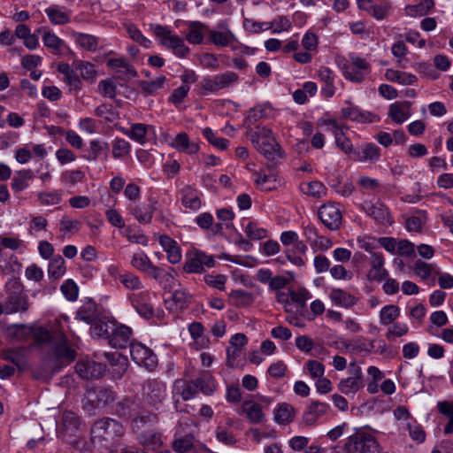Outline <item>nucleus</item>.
<instances>
[{"mask_svg": "<svg viewBox=\"0 0 453 453\" xmlns=\"http://www.w3.org/2000/svg\"><path fill=\"white\" fill-rule=\"evenodd\" d=\"M40 341L51 343L52 348L32 373L36 380H48L64 366L73 362L77 353L69 345L66 336L61 331L50 333L48 330H42Z\"/></svg>", "mask_w": 453, "mask_h": 453, "instance_id": "1", "label": "nucleus"}, {"mask_svg": "<svg viewBox=\"0 0 453 453\" xmlns=\"http://www.w3.org/2000/svg\"><path fill=\"white\" fill-rule=\"evenodd\" d=\"M124 434L120 423L111 418H104L95 422L91 428V440L103 446H109Z\"/></svg>", "mask_w": 453, "mask_h": 453, "instance_id": "2", "label": "nucleus"}, {"mask_svg": "<svg viewBox=\"0 0 453 453\" xmlns=\"http://www.w3.org/2000/svg\"><path fill=\"white\" fill-rule=\"evenodd\" d=\"M6 296L4 298L5 314L25 312L29 304L24 293V286L17 278H12L5 283Z\"/></svg>", "mask_w": 453, "mask_h": 453, "instance_id": "3", "label": "nucleus"}, {"mask_svg": "<svg viewBox=\"0 0 453 453\" xmlns=\"http://www.w3.org/2000/svg\"><path fill=\"white\" fill-rule=\"evenodd\" d=\"M81 420L73 411H65L62 413L58 423V437L70 444H75L80 436Z\"/></svg>", "mask_w": 453, "mask_h": 453, "instance_id": "4", "label": "nucleus"}, {"mask_svg": "<svg viewBox=\"0 0 453 453\" xmlns=\"http://www.w3.org/2000/svg\"><path fill=\"white\" fill-rule=\"evenodd\" d=\"M347 447L351 453H380V446L374 436L365 431L351 435Z\"/></svg>", "mask_w": 453, "mask_h": 453, "instance_id": "5", "label": "nucleus"}, {"mask_svg": "<svg viewBox=\"0 0 453 453\" xmlns=\"http://www.w3.org/2000/svg\"><path fill=\"white\" fill-rule=\"evenodd\" d=\"M153 32L161 39V44L168 49H173L178 57L184 58L189 53V49L185 45L183 39L173 35L167 27L157 25Z\"/></svg>", "mask_w": 453, "mask_h": 453, "instance_id": "6", "label": "nucleus"}, {"mask_svg": "<svg viewBox=\"0 0 453 453\" xmlns=\"http://www.w3.org/2000/svg\"><path fill=\"white\" fill-rule=\"evenodd\" d=\"M239 80L237 73L226 72L212 77H205L200 81V88L211 93H216L235 84Z\"/></svg>", "mask_w": 453, "mask_h": 453, "instance_id": "7", "label": "nucleus"}, {"mask_svg": "<svg viewBox=\"0 0 453 453\" xmlns=\"http://www.w3.org/2000/svg\"><path fill=\"white\" fill-rule=\"evenodd\" d=\"M131 358L140 366L153 371L157 365V358L154 352L140 342L130 343Z\"/></svg>", "mask_w": 453, "mask_h": 453, "instance_id": "8", "label": "nucleus"}, {"mask_svg": "<svg viewBox=\"0 0 453 453\" xmlns=\"http://www.w3.org/2000/svg\"><path fill=\"white\" fill-rule=\"evenodd\" d=\"M318 215L321 222L330 230H337L342 222V210L339 204L327 203L320 206Z\"/></svg>", "mask_w": 453, "mask_h": 453, "instance_id": "9", "label": "nucleus"}, {"mask_svg": "<svg viewBox=\"0 0 453 453\" xmlns=\"http://www.w3.org/2000/svg\"><path fill=\"white\" fill-rule=\"evenodd\" d=\"M150 292L147 289H142L129 296V300L135 311L147 319L154 316V309L150 303Z\"/></svg>", "mask_w": 453, "mask_h": 453, "instance_id": "10", "label": "nucleus"}, {"mask_svg": "<svg viewBox=\"0 0 453 453\" xmlns=\"http://www.w3.org/2000/svg\"><path fill=\"white\" fill-rule=\"evenodd\" d=\"M330 405L319 401H311L303 414V422L307 426H312L327 414Z\"/></svg>", "mask_w": 453, "mask_h": 453, "instance_id": "11", "label": "nucleus"}, {"mask_svg": "<svg viewBox=\"0 0 453 453\" xmlns=\"http://www.w3.org/2000/svg\"><path fill=\"white\" fill-rule=\"evenodd\" d=\"M75 371L82 379H98L104 373V365L93 360H81L75 365Z\"/></svg>", "mask_w": 453, "mask_h": 453, "instance_id": "12", "label": "nucleus"}, {"mask_svg": "<svg viewBox=\"0 0 453 453\" xmlns=\"http://www.w3.org/2000/svg\"><path fill=\"white\" fill-rule=\"evenodd\" d=\"M150 204H135L131 207L130 212L134 219L143 225H148L151 222L153 213L157 210L158 202L154 197H149Z\"/></svg>", "mask_w": 453, "mask_h": 453, "instance_id": "13", "label": "nucleus"}, {"mask_svg": "<svg viewBox=\"0 0 453 453\" xmlns=\"http://www.w3.org/2000/svg\"><path fill=\"white\" fill-rule=\"evenodd\" d=\"M215 261L211 256L202 251H196L192 257L186 261L184 271L188 273H199L203 271L204 266L212 267Z\"/></svg>", "mask_w": 453, "mask_h": 453, "instance_id": "14", "label": "nucleus"}, {"mask_svg": "<svg viewBox=\"0 0 453 453\" xmlns=\"http://www.w3.org/2000/svg\"><path fill=\"white\" fill-rule=\"evenodd\" d=\"M342 114L344 119L358 123H372L380 119L376 114L363 111L351 104H349V106L342 109Z\"/></svg>", "mask_w": 453, "mask_h": 453, "instance_id": "15", "label": "nucleus"}, {"mask_svg": "<svg viewBox=\"0 0 453 453\" xmlns=\"http://www.w3.org/2000/svg\"><path fill=\"white\" fill-rule=\"evenodd\" d=\"M363 387V374L360 367L354 369L353 376L342 380L338 384L339 391L346 395H354Z\"/></svg>", "mask_w": 453, "mask_h": 453, "instance_id": "16", "label": "nucleus"}, {"mask_svg": "<svg viewBox=\"0 0 453 453\" xmlns=\"http://www.w3.org/2000/svg\"><path fill=\"white\" fill-rule=\"evenodd\" d=\"M145 400L150 405L161 403L165 397L166 386L164 382L152 380H149L144 388Z\"/></svg>", "mask_w": 453, "mask_h": 453, "instance_id": "17", "label": "nucleus"}, {"mask_svg": "<svg viewBox=\"0 0 453 453\" xmlns=\"http://www.w3.org/2000/svg\"><path fill=\"white\" fill-rule=\"evenodd\" d=\"M180 195V202L184 208L196 211L202 207V194L192 186L188 185L182 188Z\"/></svg>", "mask_w": 453, "mask_h": 453, "instance_id": "18", "label": "nucleus"}, {"mask_svg": "<svg viewBox=\"0 0 453 453\" xmlns=\"http://www.w3.org/2000/svg\"><path fill=\"white\" fill-rule=\"evenodd\" d=\"M186 24V40L191 44L202 43L205 34L209 32L207 25L200 21H188Z\"/></svg>", "mask_w": 453, "mask_h": 453, "instance_id": "19", "label": "nucleus"}, {"mask_svg": "<svg viewBox=\"0 0 453 453\" xmlns=\"http://www.w3.org/2000/svg\"><path fill=\"white\" fill-rule=\"evenodd\" d=\"M354 159L364 163H374L380 157V149L373 143H367L353 152Z\"/></svg>", "mask_w": 453, "mask_h": 453, "instance_id": "20", "label": "nucleus"}, {"mask_svg": "<svg viewBox=\"0 0 453 453\" xmlns=\"http://www.w3.org/2000/svg\"><path fill=\"white\" fill-rule=\"evenodd\" d=\"M364 209L370 217L380 224L391 225L393 223L388 209L382 203L366 204Z\"/></svg>", "mask_w": 453, "mask_h": 453, "instance_id": "21", "label": "nucleus"}, {"mask_svg": "<svg viewBox=\"0 0 453 453\" xmlns=\"http://www.w3.org/2000/svg\"><path fill=\"white\" fill-rule=\"evenodd\" d=\"M175 269L170 267L169 270H164L161 267L153 265L148 273L156 280L165 289L171 288L173 286Z\"/></svg>", "mask_w": 453, "mask_h": 453, "instance_id": "22", "label": "nucleus"}, {"mask_svg": "<svg viewBox=\"0 0 453 453\" xmlns=\"http://www.w3.org/2000/svg\"><path fill=\"white\" fill-rule=\"evenodd\" d=\"M411 106L408 101L395 102L389 106L388 115L395 123L402 124L410 118Z\"/></svg>", "mask_w": 453, "mask_h": 453, "instance_id": "23", "label": "nucleus"}, {"mask_svg": "<svg viewBox=\"0 0 453 453\" xmlns=\"http://www.w3.org/2000/svg\"><path fill=\"white\" fill-rule=\"evenodd\" d=\"M116 411L123 418H132L140 412V403L134 397H127L117 403Z\"/></svg>", "mask_w": 453, "mask_h": 453, "instance_id": "24", "label": "nucleus"}, {"mask_svg": "<svg viewBox=\"0 0 453 453\" xmlns=\"http://www.w3.org/2000/svg\"><path fill=\"white\" fill-rule=\"evenodd\" d=\"M132 330L130 327L116 323V330L109 340V344L117 349H122L127 346L130 340Z\"/></svg>", "mask_w": 453, "mask_h": 453, "instance_id": "25", "label": "nucleus"}, {"mask_svg": "<svg viewBox=\"0 0 453 453\" xmlns=\"http://www.w3.org/2000/svg\"><path fill=\"white\" fill-rule=\"evenodd\" d=\"M357 6L377 19H382L388 14L387 5L377 4L372 0H357Z\"/></svg>", "mask_w": 453, "mask_h": 453, "instance_id": "26", "label": "nucleus"}, {"mask_svg": "<svg viewBox=\"0 0 453 453\" xmlns=\"http://www.w3.org/2000/svg\"><path fill=\"white\" fill-rule=\"evenodd\" d=\"M139 442L147 449L155 450L158 449L163 441L161 439V434L152 431L146 430L140 433H136Z\"/></svg>", "mask_w": 453, "mask_h": 453, "instance_id": "27", "label": "nucleus"}, {"mask_svg": "<svg viewBox=\"0 0 453 453\" xmlns=\"http://www.w3.org/2000/svg\"><path fill=\"white\" fill-rule=\"evenodd\" d=\"M150 126L142 123L133 124L130 128L119 127V130L130 139L137 142L140 144H144L146 140V134Z\"/></svg>", "mask_w": 453, "mask_h": 453, "instance_id": "28", "label": "nucleus"}, {"mask_svg": "<svg viewBox=\"0 0 453 453\" xmlns=\"http://www.w3.org/2000/svg\"><path fill=\"white\" fill-rule=\"evenodd\" d=\"M106 65L110 69L119 73L122 78L129 79L137 75L134 68L123 58H111L107 60Z\"/></svg>", "mask_w": 453, "mask_h": 453, "instance_id": "29", "label": "nucleus"}, {"mask_svg": "<svg viewBox=\"0 0 453 453\" xmlns=\"http://www.w3.org/2000/svg\"><path fill=\"white\" fill-rule=\"evenodd\" d=\"M171 145L177 150L187 154H196L199 150L198 144L191 142L186 133L178 134Z\"/></svg>", "mask_w": 453, "mask_h": 453, "instance_id": "30", "label": "nucleus"}, {"mask_svg": "<svg viewBox=\"0 0 453 453\" xmlns=\"http://www.w3.org/2000/svg\"><path fill=\"white\" fill-rule=\"evenodd\" d=\"M242 411L252 424H258L263 422L265 414L262 406L254 401H245L242 403Z\"/></svg>", "mask_w": 453, "mask_h": 453, "instance_id": "31", "label": "nucleus"}, {"mask_svg": "<svg viewBox=\"0 0 453 453\" xmlns=\"http://www.w3.org/2000/svg\"><path fill=\"white\" fill-rule=\"evenodd\" d=\"M256 149L263 154L268 160H275L282 156L281 148L276 142L275 138L273 141H262L259 144L255 146Z\"/></svg>", "mask_w": 453, "mask_h": 453, "instance_id": "32", "label": "nucleus"}, {"mask_svg": "<svg viewBox=\"0 0 453 453\" xmlns=\"http://www.w3.org/2000/svg\"><path fill=\"white\" fill-rule=\"evenodd\" d=\"M274 421L280 425H287L293 421L295 418V408L287 403L278 405L274 410Z\"/></svg>", "mask_w": 453, "mask_h": 453, "instance_id": "33", "label": "nucleus"}, {"mask_svg": "<svg viewBox=\"0 0 453 453\" xmlns=\"http://www.w3.org/2000/svg\"><path fill=\"white\" fill-rule=\"evenodd\" d=\"M329 296L335 304L344 306L345 308H350L357 302V297L342 288H333Z\"/></svg>", "mask_w": 453, "mask_h": 453, "instance_id": "34", "label": "nucleus"}, {"mask_svg": "<svg viewBox=\"0 0 453 453\" xmlns=\"http://www.w3.org/2000/svg\"><path fill=\"white\" fill-rule=\"evenodd\" d=\"M93 333L99 336L110 340L116 330V322L113 320L98 319L94 322L92 326Z\"/></svg>", "mask_w": 453, "mask_h": 453, "instance_id": "35", "label": "nucleus"}, {"mask_svg": "<svg viewBox=\"0 0 453 453\" xmlns=\"http://www.w3.org/2000/svg\"><path fill=\"white\" fill-rule=\"evenodd\" d=\"M385 77L389 81L398 82L402 85H411L418 80L414 74L393 69H388L385 73Z\"/></svg>", "mask_w": 453, "mask_h": 453, "instance_id": "36", "label": "nucleus"}, {"mask_svg": "<svg viewBox=\"0 0 453 453\" xmlns=\"http://www.w3.org/2000/svg\"><path fill=\"white\" fill-rule=\"evenodd\" d=\"M21 268V264L19 263L17 257L13 254L0 255V270L4 274H12Z\"/></svg>", "mask_w": 453, "mask_h": 453, "instance_id": "37", "label": "nucleus"}, {"mask_svg": "<svg viewBox=\"0 0 453 453\" xmlns=\"http://www.w3.org/2000/svg\"><path fill=\"white\" fill-rule=\"evenodd\" d=\"M75 319L87 324H93L96 319V306L95 303L88 302L81 306L76 312Z\"/></svg>", "mask_w": 453, "mask_h": 453, "instance_id": "38", "label": "nucleus"}, {"mask_svg": "<svg viewBox=\"0 0 453 453\" xmlns=\"http://www.w3.org/2000/svg\"><path fill=\"white\" fill-rule=\"evenodd\" d=\"M72 36L74 41L83 49L89 51H96L98 45V38L88 34L73 32Z\"/></svg>", "mask_w": 453, "mask_h": 453, "instance_id": "39", "label": "nucleus"}, {"mask_svg": "<svg viewBox=\"0 0 453 453\" xmlns=\"http://www.w3.org/2000/svg\"><path fill=\"white\" fill-rule=\"evenodd\" d=\"M34 173L31 170H21L16 173L12 180V188L15 192H20L28 187L27 180L33 179Z\"/></svg>", "mask_w": 453, "mask_h": 453, "instance_id": "40", "label": "nucleus"}, {"mask_svg": "<svg viewBox=\"0 0 453 453\" xmlns=\"http://www.w3.org/2000/svg\"><path fill=\"white\" fill-rule=\"evenodd\" d=\"M65 260L60 255H57L51 258L49 263L48 274L50 278L58 280L65 273Z\"/></svg>", "mask_w": 453, "mask_h": 453, "instance_id": "41", "label": "nucleus"}, {"mask_svg": "<svg viewBox=\"0 0 453 453\" xmlns=\"http://www.w3.org/2000/svg\"><path fill=\"white\" fill-rule=\"evenodd\" d=\"M371 265L374 270L373 279L382 280L388 275V271L383 268L384 257L381 253L373 252L371 256Z\"/></svg>", "mask_w": 453, "mask_h": 453, "instance_id": "42", "label": "nucleus"}, {"mask_svg": "<svg viewBox=\"0 0 453 453\" xmlns=\"http://www.w3.org/2000/svg\"><path fill=\"white\" fill-rule=\"evenodd\" d=\"M399 315L400 309L397 305L388 304L380 310V322L384 326L390 325L399 317Z\"/></svg>", "mask_w": 453, "mask_h": 453, "instance_id": "43", "label": "nucleus"}, {"mask_svg": "<svg viewBox=\"0 0 453 453\" xmlns=\"http://www.w3.org/2000/svg\"><path fill=\"white\" fill-rule=\"evenodd\" d=\"M166 78L163 75L154 81H141L139 88L145 95H154L158 89L162 88L165 83Z\"/></svg>", "mask_w": 453, "mask_h": 453, "instance_id": "44", "label": "nucleus"}, {"mask_svg": "<svg viewBox=\"0 0 453 453\" xmlns=\"http://www.w3.org/2000/svg\"><path fill=\"white\" fill-rule=\"evenodd\" d=\"M434 0H422L420 3L413 5H408L405 8L406 13L410 16H425L434 8Z\"/></svg>", "mask_w": 453, "mask_h": 453, "instance_id": "45", "label": "nucleus"}, {"mask_svg": "<svg viewBox=\"0 0 453 453\" xmlns=\"http://www.w3.org/2000/svg\"><path fill=\"white\" fill-rule=\"evenodd\" d=\"M190 295L184 289L180 288L174 290L172 296L171 309L182 310L186 308L190 302Z\"/></svg>", "mask_w": 453, "mask_h": 453, "instance_id": "46", "label": "nucleus"}, {"mask_svg": "<svg viewBox=\"0 0 453 453\" xmlns=\"http://www.w3.org/2000/svg\"><path fill=\"white\" fill-rule=\"evenodd\" d=\"M116 399V394L110 388H99L95 391V400L98 407L111 405Z\"/></svg>", "mask_w": 453, "mask_h": 453, "instance_id": "47", "label": "nucleus"}, {"mask_svg": "<svg viewBox=\"0 0 453 453\" xmlns=\"http://www.w3.org/2000/svg\"><path fill=\"white\" fill-rule=\"evenodd\" d=\"M194 447V437L191 434L177 438L173 442V449L177 453H190Z\"/></svg>", "mask_w": 453, "mask_h": 453, "instance_id": "48", "label": "nucleus"}, {"mask_svg": "<svg viewBox=\"0 0 453 453\" xmlns=\"http://www.w3.org/2000/svg\"><path fill=\"white\" fill-rule=\"evenodd\" d=\"M230 299L236 307L250 306L254 301L252 294L244 290H234L230 295Z\"/></svg>", "mask_w": 453, "mask_h": 453, "instance_id": "49", "label": "nucleus"}, {"mask_svg": "<svg viewBox=\"0 0 453 453\" xmlns=\"http://www.w3.org/2000/svg\"><path fill=\"white\" fill-rule=\"evenodd\" d=\"M157 416L150 412H144L133 419L134 432L140 433L146 431V426L150 425L156 421Z\"/></svg>", "mask_w": 453, "mask_h": 453, "instance_id": "50", "label": "nucleus"}, {"mask_svg": "<svg viewBox=\"0 0 453 453\" xmlns=\"http://www.w3.org/2000/svg\"><path fill=\"white\" fill-rule=\"evenodd\" d=\"M124 287L129 290H142L143 285L139 277L132 273H121L118 277Z\"/></svg>", "mask_w": 453, "mask_h": 453, "instance_id": "51", "label": "nucleus"}, {"mask_svg": "<svg viewBox=\"0 0 453 453\" xmlns=\"http://www.w3.org/2000/svg\"><path fill=\"white\" fill-rule=\"evenodd\" d=\"M112 157L115 159L122 158L128 155L131 150L130 143L122 138H115L112 142Z\"/></svg>", "mask_w": 453, "mask_h": 453, "instance_id": "52", "label": "nucleus"}, {"mask_svg": "<svg viewBox=\"0 0 453 453\" xmlns=\"http://www.w3.org/2000/svg\"><path fill=\"white\" fill-rule=\"evenodd\" d=\"M198 391L206 395H211L215 391L214 380L207 374H203L195 380Z\"/></svg>", "mask_w": 453, "mask_h": 453, "instance_id": "53", "label": "nucleus"}, {"mask_svg": "<svg viewBox=\"0 0 453 453\" xmlns=\"http://www.w3.org/2000/svg\"><path fill=\"white\" fill-rule=\"evenodd\" d=\"M85 179V173L81 170L65 171L61 174V181L67 186H74L82 182Z\"/></svg>", "mask_w": 453, "mask_h": 453, "instance_id": "54", "label": "nucleus"}, {"mask_svg": "<svg viewBox=\"0 0 453 453\" xmlns=\"http://www.w3.org/2000/svg\"><path fill=\"white\" fill-rule=\"evenodd\" d=\"M42 42L45 47L51 50L54 53H58L61 47L64 45V42L55 34L45 31L42 35Z\"/></svg>", "mask_w": 453, "mask_h": 453, "instance_id": "55", "label": "nucleus"}, {"mask_svg": "<svg viewBox=\"0 0 453 453\" xmlns=\"http://www.w3.org/2000/svg\"><path fill=\"white\" fill-rule=\"evenodd\" d=\"M210 40L211 42L217 46L226 47L230 42L231 40L234 39V35L227 31V33L217 32L209 29Z\"/></svg>", "mask_w": 453, "mask_h": 453, "instance_id": "56", "label": "nucleus"}, {"mask_svg": "<svg viewBox=\"0 0 453 453\" xmlns=\"http://www.w3.org/2000/svg\"><path fill=\"white\" fill-rule=\"evenodd\" d=\"M45 12L50 21L55 25H64L70 21L69 16L55 7H49Z\"/></svg>", "mask_w": 453, "mask_h": 453, "instance_id": "57", "label": "nucleus"}, {"mask_svg": "<svg viewBox=\"0 0 453 453\" xmlns=\"http://www.w3.org/2000/svg\"><path fill=\"white\" fill-rule=\"evenodd\" d=\"M60 290L64 296L71 302L78 298L79 288L77 284L71 279L66 280L60 287Z\"/></svg>", "mask_w": 453, "mask_h": 453, "instance_id": "58", "label": "nucleus"}, {"mask_svg": "<svg viewBox=\"0 0 453 453\" xmlns=\"http://www.w3.org/2000/svg\"><path fill=\"white\" fill-rule=\"evenodd\" d=\"M131 264L136 269L146 273H149L150 267L154 265L146 254H134Z\"/></svg>", "mask_w": 453, "mask_h": 453, "instance_id": "59", "label": "nucleus"}, {"mask_svg": "<svg viewBox=\"0 0 453 453\" xmlns=\"http://www.w3.org/2000/svg\"><path fill=\"white\" fill-rule=\"evenodd\" d=\"M125 236L129 242L143 246H146L149 242L148 237L141 229H133L131 226L126 228Z\"/></svg>", "mask_w": 453, "mask_h": 453, "instance_id": "60", "label": "nucleus"}, {"mask_svg": "<svg viewBox=\"0 0 453 453\" xmlns=\"http://www.w3.org/2000/svg\"><path fill=\"white\" fill-rule=\"evenodd\" d=\"M203 134L211 144L219 148V150H226L229 144V141L227 139L217 137L210 127L204 128Z\"/></svg>", "mask_w": 453, "mask_h": 453, "instance_id": "61", "label": "nucleus"}, {"mask_svg": "<svg viewBox=\"0 0 453 453\" xmlns=\"http://www.w3.org/2000/svg\"><path fill=\"white\" fill-rule=\"evenodd\" d=\"M274 136L273 135V132L271 129L262 127H258L257 132H253L250 134V141L256 146L259 144L262 141H273Z\"/></svg>", "mask_w": 453, "mask_h": 453, "instance_id": "62", "label": "nucleus"}, {"mask_svg": "<svg viewBox=\"0 0 453 453\" xmlns=\"http://www.w3.org/2000/svg\"><path fill=\"white\" fill-rule=\"evenodd\" d=\"M409 332V326L404 323H394L387 331L386 338L388 341L394 340L395 337H402Z\"/></svg>", "mask_w": 453, "mask_h": 453, "instance_id": "63", "label": "nucleus"}, {"mask_svg": "<svg viewBox=\"0 0 453 453\" xmlns=\"http://www.w3.org/2000/svg\"><path fill=\"white\" fill-rule=\"evenodd\" d=\"M38 200L42 205H57L62 201L59 192H41L38 194Z\"/></svg>", "mask_w": 453, "mask_h": 453, "instance_id": "64", "label": "nucleus"}]
</instances>
